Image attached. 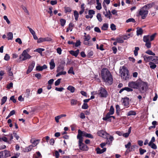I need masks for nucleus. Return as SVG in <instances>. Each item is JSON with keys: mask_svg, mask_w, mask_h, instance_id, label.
<instances>
[{"mask_svg": "<svg viewBox=\"0 0 158 158\" xmlns=\"http://www.w3.org/2000/svg\"><path fill=\"white\" fill-rule=\"evenodd\" d=\"M101 75L102 80L106 84L110 85L113 83L112 76L107 69L103 68L101 71Z\"/></svg>", "mask_w": 158, "mask_h": 158, "instance_id": "f257e3e1", "label": "nucleus"}, {"mask_svg": "<svg viewBox=\"0 0 158 158\" xmlns=\"http://www.w3.org/2000/svg\"><path fill=\"white\" fill-rule=\"evenodd\" d=\"M122 78L124 80H127L129 79L130 75L129 74L128 70L127 69L123 66L122 69L120 71Z\"/></svg>", "mask_w": 158, "mask_h": 158, "instance_id": "f03ea898", "label": "nucleus"}, {"mask_svg": "<svg viewBox=\"0 0 158 158\" xmlns=\"http://www.w3.org/2000/svg\"><path fill=\"white\" fill-rule=\"evenodd\" d=\"M83 136H85L87 138H93V136L90 134H88L84 131H82L80 130H78V134L77 136V139H83Z\"/></svg>", "mask_w": 158, "mask_h": 158, "instance_id": "7ed1b4c3", "label": "nucleus"}, {"mask_svg": "<svg viewBox=\"0 0 158 158\" xmlns=\"http://www.w3.org/2000/svg\"><path fill=\"white\" fill-rule=\"evenodd\" d=\"M31 56L27 52L26 50H24L22 54L19 56V59L21 61H24L27 59H30Z\"/></svg>", "mask_w": 158, "mask_h": 158, "instance_id": "20e7f679", "label": "nucleus"}, {"mask_svg": "<svg viewBox=\"0 0 158 158\" xmlns=\"http://www.w3.org/2000/svg\"><path fill=\"white\" fill-rule=\"evenodd\" d=\"M79 139V149L83 151H86L88 150V146L82 143L83 139Z\"/></svg>", "mask_w": 158, "mask_h": 158, "instance_id": "39448f33", "label": "nucleus"}, {"mask_svg": "<svg viewBox=\"0 0 158 158\" xmlns=\"http://www.w3.org/2000/svg\"><path fill=\"white\" fill-rule=\"evenodd\" d=\"M145 9V8L143 7L139 11V15L141 16V18L143 19H145L148 14V10Z\"/></svg>", "mask_w": 158, "mask_h": 158, "instance_id": "423d86ee", "label": "nucleus"}, {"mask_svg": "<svg viewBox=\"0 0 158 158\" xmlns=\"http://www.w3.org/2000/svg\"><path fill=\"white\" fill-rule=\"evenodd\" d=\"M138 89L141 92L143 91L145 88L147 87V84L146 83L141 81H139Z\"/></svg>", "mask_w": 158, "mask_h": 158, "instance_id": "0eeeda50", "label": "nucleus"}, {"mask_svg": "<svg viewBox=\"0 0 158 158\" xmlns=\"http://www.w3.org/2000/svg\"><path fill=\"white\" fill-rule=\"evenodd\" d=\"M139 81H132L129 82L128 84V86L131 88L138 89Z\"/></svg>", "mask_w": 158, "mask_h": 158, "instance_id": "6e6552de", "label": "nucleus"}, {"mask_svg": "<svg viewBox=\"0 0 158 158\" xmlns=\"http://www.w3.org/2000/svg\"><path fill=\"white\" fill-rule=\"evenodd\" d=\"M98 94L101 97L106 98L107 96V91L103 88L101 87L100 89L98 90Z\"/></svg>", "mask_w": 158, "mask_h": 158, "instance_id": "1a4fd4ad", "label": "nucleus"}, {"mask_svg": "<svg viewBox=\"0 0 158 158\" xmlns=\"http://www.w3.org/2000/svg\"><path fill=\"white\" fill-rule=\"evenodd\" d=\"M97 134L98 135L105 139L108 138V135H109V134L102 130L98 131Z\"/></svg>", "mask_w": 158, "mask_h": 158, "instance_id": "9d476101", "label": "nucleus"}, {"mask_svg": "<svg viewBox=\"0 0 158 158\" xmlns=\"http://www.w3.org/2000/svg\"><path fill=\"white\" fill-rule=\"evenodd\" d=\"M143 41L146 43L145 46L148 48H149L151 46V41L149 40L147 36H144L143 37Z\"/></svg>", "mask_w": 158, "mask_h": 158, "instance_id": "9b49d317", "label": "nucleus"}, {"mask_svg": "<svg viewBox=\"0 0 158 158\" xmlns=\"http://www.w3.org/2000/svg\"><path fill=\"white\" fill-rule=\"evenodd\" d=\"M153 56H149L148 55H145L143 56L144 60L146 62L150 61H153Z\"/></svg>", "mask_w": 158, "mask_h": 158, "instance_id": "f8f14e48", "label": "nucleus"}, {"mask_svg": "<svg viewBox=\"0 0 158 158\" xmlns=\"http://www.w3.org/2000/svg\"><path fill=\"white\" fill-rule=\"evenodd\" d=\"M123 103L125 106H127L129 104V98L126 97L124 98L123 101Z\"/></svg>", "mask_w": 158, "mask_h": 158, "instance_id": "ddd939ff", "label": "nucleus"}, {"mask_svg": "<svg viewBox=\"0 0 158 158\" xmlns=\"http://www.w3.org/2000/svg\"><path fill=\"white\" fill-rule=\"evenodd\" d=\"M35 65V63L33 62L29 66L28 68L27 71V74L29 73L31 71L34 67Z\"/></svg>", "mask_w": 158, "mask_h": 158, "instance_id": "4468645a", "label": "nucleus"}, {"mask_svg": "<svg viewBox=\"0 0 158 158\" xmlns=\"http://www.w3.org/2000/svg\"><path fill=\"white\" fill-rule=\"evenodd\" d=\"M109 135H108V138H106V143L109 145H110L112 143V141L114 138L113 136H110L109 138Z\"/></svg>", "mask_w": 158, "mask_h": 158, "instance_id": "2eb2a0df", "label": "nucleus"}, {"mask_svg": "<svg viewBox=\"0 0 158 158\" xmlns=\"http://www.w3.org/2000/svg\"><path fill=\"white\" fill-rule=\"evenodd\" d=\"M154 5V2H152L144 6L143 7L145 9H147L148 10L152 8Z\"/></svg>", "mask_w": 158, "mask_h": 158, "instance_id": "dca6fc26", "label": "nucleus"}, {"mask_svg": "<svg viewBox=\"0 0 158 158\" xmlns=\"http://www.w3.org/2000/svg\"><path fill=\"white\" fill-rule=\"evenodd\" d=\"M79 49H77L75 51L71 50L69 51L71 55L77 57L79 53Z\"/></svg>", "mask_w": 158, "mask_h": 158, "instance_id": "f3484780", "label": "nucleus"}, {"mask_svg": "<svg viewBox=\"0 0 158 158\" xmlns=\"http://www.w3.org/2000/svg\"><path fill=\"white\" fill-rule=\"evenodd\" d=\"M157 34L156 33H155L151 35H145V36H147L149 40L150 41H152L156 37Z\"/></svg>", "mask_w": 158, "mask_h": 158, "instance_id": "a211bd4d", "label": "nucleus"}, {"mask_svg": "<svg viewBox=\"0 0 158 158\" xmlns=\"http://www.w3.org/2000/svg\"><path fill=\"white\" fill-rule=\"evenodd\" d=\"M105 6L106 8V9H105V10L106 11V13H105V12H103V13L104 15L106 17H107V18H109V19H110V17L112 16V15L111 14V13H108V12L107 11L106 7L105 5L104 6V7Z\"/></svg>", "mask_w": 158, "mask_h": 158, "instance_id": "6ab92c4d", "label": "nucleus"}, {"mask_svg": "<svg viewBox=\"0 0 158 158\" xmlns=\"http://www.w3.org/2000/svg\"><path fill=\"white\" fill-rule=\"evenodd\" d=\"M106 148H104L102 149H101L100 148H98L96 149L97 153V154H101L106 151Z\"/></svg>", "mask_w": 158, "mask_h": 158, "instance_id": "aec40b11", "label": "nucleus"}, {"mask_svg": "<svg viewBox=\"0 0 158 158\" xmlns=\"http://www.w3.org/2000/svg\"><path fill=\"white\" fill-rule=\"evenodd\" d=\"M110 115L111 114H109V113H107L105 117H103L102 118L103 120L104 121H106L108 120V121L111 122V119H110L111 118V116Z\"/></svg>", "mask_w": 158, "mask_h": 158, "instance_id": "412c9836", "label": "nucleus"}, {"mask_svg": "<svg viewBox=\"0 0 158 158\" xmlns=\"http://www.w3.org/2000/svg\"><path fill=\"white\" fill-rule=\"evenodd\" d=\"M50 69L52 70L55 67V64L54 62V60L52 59L49 63Z\"/></svg>", "mask_w": 158, "mask_h": 158, "instance_id": "4be33fe9", "label": "nucleus"}, {"mask_svg": "<svg viewBox=\"0 0 158 158\" xmlns=\"http://www.w3.org/2000/svg\"><path fill=\"white\" fill-rule=\"evenodd\" d=\"M139 147L138 146L134 144L133 145H132L131 147V149H127V151H126V152H130L131 151H132L133 150H134V148H136L137 149Z\"/></svg>", "mask_w": 158, "mask_h": 158, "instance_id": "5701e85b", "label": "nucleus"}, {"mask_svg": "<svg viewBox=\"0 0 158 158\" xmlns=\"http://www.w3.org/2000/svg\"><path fill=\"white\" fill-rule=\"evenodd\" d=\"M131 127H130L129 128L127 132L123 134V136L126 138L127 137L129 136V134L131 132Z\"/></svg>", "mask_w": 158, "mask_h": 158, "instance_id": "b1692460", "label": "nucleus"}, {"mask_svg": "<svg viewBox=\"0 0 158 158\" xmlns=\"http://www.w3.org/2000/svg\"><path fill=\"white\" fill-rule=\"evenodd\" d=\"M74 26V25L73 23H70L69 24V27L67 29L66 32H68L69 30H70V31H72Z\"/></svg>", "mask_w": 158, "mask_h": 158, "instance_id": "393cba45", "label": "nucleus"}, {"mask_svg": "<svg viewBox=\"0 0 158 158\" xmlns=\"http://www.w3.org/2000/svg\"><path fill=\"white\" fill-rule=\"evenodd\" d=\"M64 66L61 65H59V66L57 68L56 72H58L60 71H64Z\"/></svg>", "mask_w": 158, "mask_h": 158, "instance_id": "a878e982", "label": "nucleus"}, {"mask_svg": "<svg viewBox=\"0 0 158 158\" xmlns=\"http://www.w3.org/2000/svg\"><path fill=\"white\" fill-rule=\"evenodd\" d=\"M35 145H30L28 147H27L25 149V152H28L30 151H31V149L33 148L35 146Z\"/></svg>", "mask_w": 158, "mask_h": 158, "instance_id": "bb28decb", "label": "nucleus"}, {"mask_svg": "<svg viewBox=\"0 0 158 158\" xmlns=\"http://www.w3.org/2000/svg\"><path fill=\"white\" fill-rule=\"evenodd\" d=\"M67 89L70 91L71 93L74 92L75 90V88L71 85H69L67 88Z\"/></svg>", "mask_w": 158, "mask_h": 158, "instance_id": "cd10ccee", "label": "nucleus"}, {"mask_svg": "<svg viewBox=\"0 0 158 158\" xmlns=\"http://www.w3.org/2000/svg\"><path fill=\"white\" fill-rule=\"evenodd\" d=\"M36 154H35L33 155V157L34 158H38L39 157H41V154L39 152H36Z\"/></svg>", "mask_w": 158, "mask_h": 158, "instance_id": "c85d7f7f", "label": "nucleus"}, {"mask_svg": "<svg viewBox=\"0 0 158 158\" xmlns=\"http://www.w3.org/2000/svg\"><path fill=\"white\" fill-rule=\"evenodd\" d=\"M74 16L75 19L77 21L78 20L79 14L78 12L76 11L75 10L74 11Z\"/></svg>", "mask_w": 158, "mask_h": 158, "instance_id": "c756f323", "label": "nucleus"}, {"mask_svg": "<svg viewBox=\"0 0 158 158\" xmlns=\"http://www.w3.org/2000/svg\"><path fill=\"white\" fill-rule=\"evenodd\" d=\"M95 14V11L92 10H90L88 11V15H90V18H92L93 17V15Z\"/></svg>", "mask_w": 158, "mask_h": 158, "instance_id": "7c9ffc66", "label": "nucleus"}, {"mask_svg": "<svg viewBox=\"0 0 158 158\" xmlns=\"http://www.w3.org/2000/svg\"><path fill=\"white\" fill-rule=\"evenodd\" d=\"M143 33V30L141 28H140L139 29H137L136 31L137 35H141Z\"/></svg>", "mask_w": 158, "mask_h": 158, "instance_id": "2f4dec72", "label": "nucleus"}, {"mask_svg": "<svg viewBox=\"0 0 158 158\" xmlns=\"http://www.w3.org/2000/svg\"><path fill=\"white\" fill-rule=\"evenodd\" d=\"M57 73H58L56 75V77H58L61 75H65L66 74V72L64 71H60Z\"/></svg>", "mask_w": 158, "mask_h": 158, "instance_id": "473e14b6", "label": "nucleus"}, {"mask_svg": "<svg viewBox=\"0 0 158 158\" xmlns=\"http://www.w3.org/2000/svg\"><path fill=\"white\" fill-rule=\"evenodd\" d=\"M136 114V113L135 111L133 110H131L129 111L127 113V116L131 115H135Z\"/></svg>", "mask_w": 158, "mask_h": 158, "instance_id": "72a5a7b5", "label": "nucleus"}, {"mask_svg": "<svg viewBox=\"0 0 158 158\" xmlns=\"http://www.w3.org/2000/svg\"><path fill=\"white\" fill-rule=\"evenodd\" d=\"M108 27V25L107 23H104L102 27V30H106L107 29Z\"/></svg>", "mask_w": 158, "mask_h": 158, "instance_id": "f704fd0d", "label": "nucleus"}, {"mask_svg": "<svg viewBox=\"0 0 158 158\" xmlns=\"http://www.w3.org/2000/svg\"><path fill=\"white\" fill-rule=\"evenodd\" d=\"M114 113V109L112 106H111L110 108L109 112L108 113L111 115H112Z\"/></svg>", "mask_w": 158, "mask_h": 158, "instance_id": "c9c22d12", "label": "nucleus"}, {"mask_svg": "<svg viewBox=\"0 0 158 158\" xmlns=\"http://www.w3.org/2000/svg\"><path fill=\"white\" fill-rule=\"evenodd\" d=\"M149 64L150 65V68L152 69H155L156 67V65L151 62H150Z\"/></svg>", "mask_w": 158, "mask_h": 158, "instance_id": "e433bc0d", "label": "nucleus"}, {"mask_svg": "<svg viewBox=\"0 0 158 158\" xmlns=\"http://www.w3.org/2000/svg\"><path fill=\"white\" fill-rule=\"evenodd\" d=\"M4 157H7L10 156L9 151H4Z\"/></svg>", "mask_w": 158, "mask_h": 158, "instance_id": "4c0bfd02", "label": "nucleus"}, {"mask_svg": "<svg viewBox=\"0 0 158 158\" xmlns=\"http://www.w3.org/2000/svg\"><path fill=\"white\" fill-rule=\"evenodd\" d=\"M7 38L8 40H12L13 39V34L12 32H9L7 35Z\"/></svg>", "mask_w": 158, "mask_h": 158, "instance_id": "58836bf2", "label": "nucleus"}, {"mask_svg": "<svg viewBox=\"0 0 158 158\" xmlns=\"http://www.w3.org/2000/svg\"><path fill=\"white\" fill-rule=\"evenodd\" d=\"M149 146L151 147V148L154 149H156L157 148V146L154 143H148Z\"/></svg>", "mask_w": 158, "mask_h": 158, "instance_id": "ea45409f", "label": "nucleus"}, {"mask_svg": "<svg viewBox=\"0 0 158 158\" xmlns=\"http://www.w3.org/2000/svg\"><path fill=\"white\" fill-rule=\"evenodd\" d=\"M116 40L118 43H123L124 42L123 40L121 37L116 38Z\"/></svg>", "mask_w": 158, "mask_h": 158, "instance_id": "a19ab883", "label": "nucleus"}, {"mask_svg": "<svg viewBox=\"0 0 158 158\" xmlns=\"http://www.w3.org/2000/svg\"><path fill=\"white\" fill-rule=\"evenodd\" d=\"M68 73L69 74L72 73L73 74V75L75 74L74 72L73 71V68L72 67H71L69 70L68 71Z\"/></svg>", "mask_w": 158, "mask_h": 158, "instance_id": "79ce46f5", "label": "nucleus"}, {"mask_svg": "<svg viewBox=\"0 0 158 158\" xmlns=\"http://www.w3.org/2000/svg\"><path fill=\"white\" fill-rule=\"evenodd\" d=\"M97 6H96V8L98 10H100L102 8L101 5V4L99 2H97Z\"/></svg>", "mask_w": 158, "mask_h": 158, "instance_id": "37998d69", "label": "nucleus"}, {"mask_svg": "<svg viewBox=\"0 0 158 158\" xmlns=\"http://www.w3.org/2000/svg\"><path fill=\"white\" fill-rule=\"evenodd\" d=\"M97 18L98 19V20L101 22L102 21V18L101 15L100 13H98L97 15Z\"/></svg>", "mask_w": 158, "mask_h": 158, "instance_id": "c03bdc74", "label": "nucleus"}, {"mask_svg": "<svg viewBox=\"0 0 158 158\" xmlns=\"http://www.w3.org/2000/svg\"><path fill=\"white\" fill-rule=\"evenodd\" d=\"M60 24L62 26H64L65 24L66 20L63 19H60Z\"/></svg>", "mask_w": 158, "mask_h": 158, "instance_id": "a18cd8bd", "label": "nucleus"}, {"mask_svg": "<svg viewBox=\"0 0 158 158\" xmlns=\"http://www.w3.org/2000/svg\"><path fill=\"white\" fill-rule=\"evenodd\" d=\"M77 101L75 99H72L71 100V105H74L77 104Z\"/></svg>", "mask_w": 158, "mask_h": 158, "instance_id": "49530a36", "label": "nucleus"}, {"mask_svg": "<svg viewBox=\"0 0 158 158\" xmlns=\"http://www.w3.org/2000/svg\"><path fill=\"white\" fill-rule=\"evenodd\" d=\"M7 99V97L6 96H4L3 97L2 99L1 105L3 104L6 101Z\"/></svg>", "mask_w": 158, "mask_h": 158, "instance_id": "de8ad7c7", "label": "nucleus"}, {"mask_svg": "<svg viewBox=\"0 0 158 158\" xmlns=\"http://www.w3.org/2000/svg\"><path fill=\"white\" fill-rule=\"evenodd\" d=\"M153 61L155 63H158V57L156 56H154L153 59Z\"/></svg>", "mask_w": 158, "mask_h": 158, "instance_id": "09e8293b", "label": "nucleus"}, {"mask_svg": "<svg viewBox=\"0 0 158 158\" xmlns=\"http://www.w3.org/2000/svg\"><path fill=\"white\" fill-rule=\"evenodd\" d=\"M139 48L138 47L135 48V50L134 51V54L135 56H137L138 55V51L139 50Z\"/></svg>", "mask_w": 158, "mask_h": 158, "instance_id": "8fccbe9b", "label": "nucleus"}, {"mask_svg": "<svg viewBox=\"0 0 158 158\" xmlns=\"http://www.w3.org/2000/svg\"><path fill=\"white\" fill-rule=\"evenodd\" d=\"M83 43L85 44L88 45L89 46H91L92 45V44L89 41H87L84 40V41Z\"/></svg>", "mask_w": 158, "mask_h": 158, "instance_id": "3c124183", "label": "nucleus"}, {"mask_svg": "<svg viewBox=\"0 0 158 158\" xmlns=\"http://www.w3.org/2000/svg\"><path fill=\"white\" fill-rule=\"evenodd\" d=\"M146 53L149 55H155V54L152 52V51L150 50H148L146 52Z\"/></svg>", "mask_w": 158, "mask_h": 158, "instance_id": "603ef678", "label": "nucleus"}, {"mask_svg": "<svg viewBox=\"0 0 158 158\" xmlns=\"http://www.w3.org/2000/svg\"><path fill=\"white\" fill-rule=\"evenodd\" d=\"M22 8L23 9V10H24V11L25 13H26L27 14V15H29V11H28V10L27 9V8L23 6H22Z\"/></svg>", "mask_w": 158, "mask_h": 158, "instance_id": "864d4df0", "label": "nucleus"}, {"mask_svg": "<svg viewBox=\"0 0 158 158\" xmlns=\"http://www.w3.org/2000/svg\"><path fill=\"white\" fill-rule=\"evenodd\" d=\"M84 37H85L84 40H85V41H89L91 38L90 36L89 35H85L84 36Z\"/></svg>", "mask_w": 158, "mask_h": 158, "instance_id": "5fc2aeb1", "label": "nucleus"}, {"mask_svg": "<svg viewBox=\"0 0 158 158\" xmlns=\"http://www.w3.org/2000/svg\"><path fill=\"white\" fill-rule=\"evenodd\" d=\"M44 41H45V39H44V38H39L38 39L37 42V43H41V42H43Z\"/></svg>", "mask_w": 158, "mask_h": 158, "instance_id": "6e6d98bb", "label": "nucleus"}, {"mask_svg": "<svg viewBox=\"0 0 158 158\" xmlns=\"http://www.w3.org/2000/svg\"><path fill=\"white\" fill-rule=\"evenodd\" d=\"M139 151L140 155H143L144 152H146V150L142 149L141 148H139Z\"/></svg>", "mask_w": 158, "mask_h": 158, "instance_id": "4d7b16f0", "label": "nucleus"}, {"mask_svg": "<svg viewBox=\"0 0 158 158\" xmlns=\"http://www.w3.org/2000/svg\"><path fill=\"white\" fill-rule=\"evenodd\" d=\"M61 79H59L56 81L55 83V85L56 86H57L59 85Z\"/></svg>", "mask_w": 158, "mask_h": 158, "instance_id": "13d9d810", "label": "nucleus"}, {"mask_svg": "<svg viewBox=\"0 0 158 158\" xmlns=\"http://www.w3.org/2000/svg\"><path fill=\"white\" fill-rule=\"evenodd\" d=\"M88 105L87 103H84L82 106V108L84 109H86L88 108Z\"/></svg>", "mask_w": 158, "mask_h": 158, "instance_id": "bf43d9fd", "label": "nucleus"}, {"mask_svg": "<svg viewBox=\"0 0 158 158\" xmlns=\"http://www.w3.org/2000/svg\"><path fill=\"white\" fill-rule=\"evenodd\" d=\"M110 28L111 30L113 31H114L116 29V26L113 23H112L111 24Z\"/></svg>", "mask_w": 158, "mask_h": 158, "instance_id": "052dcab7", "label": "nucleus"}, {"mask_svg": "<svg viewBox=\"0 0 158 158\" xmlns=\"http://www.w3.org/2000/svg\"><path fill=\"white\" fill-rule=\"evenodd\" d=\"M129 22H132L135 23V19L133 18H130L126 20L127 23H129Z\"/></svg>", "mask_w": 158, "mask_h": 158, "instance_id": "680f3d73", "label": "nucleus"}, {"mask_svg": "<svg viewBox=\"0 0 158 158\" xmlns=\"http://www.w3.org/2000/svg\"><path fill=\"white\" fill-rule=\"evenodd\" d=\"M124 90H126L127 92H131L133 91V89L131 88L127 87H126L124 88Z\"/></svg>", "mask_w": 158, "mask_h": 158, "instance_id": "e2e57ef3", "label": "nucleus"}, {"mask_svg": "<svg viewBox=\"0 0 158 158\" xmlns=\"http://www.w3.org/2000/svg\"><path fill=\"white\" fill-rule=\"evenodd\" d=\"M44 50V49L41 48H39L36 49V51L40 53H42V52Z\"/></svg>", "mask_w": 158, "mask_h": 158, "instance_id": "0e129e2a", "label": "nucleus"}, {"mask_svg": "<svg viewBox=\"0 0 158 158\" xmlns=\"http://www.w3.org/2000/svg\"><path fill=\"white\" fill-rule=\"evenodd\" d=\"M14 136L18 140L19 138V136L17 135V133L14 131L13 132Z\"/></svg>", "mask_w": 158, "mask_h": 158, "instance_id": "69168bd1", "label": "nucleus"}, {"mask_svg": "<svg viewBox=\"0 0 158 158\" xmlns=\"http://www.w3.org/2000/svg\"><path fill=\"white\" fill-rule=\"evenodd\" d=\"M8 74L10 76H12L13 75V73L11 71V69L10 68H9L8 69Z\"/></svg>", "mask_w": 158, "mask_h": 158, "instance_id": "338daca9", "label": "nucleus"}, {"mask_svg": "<svg viewBox=\"0 0 158 158\" xmlns=\"http://www.w3.org/2000/svg\"><path fill=\"white\" fill-rule=\"evenodd\" d=\"M75 44V46L77 47L81 45V42L80 40H77Z\"/></svg>", "mask_w": 158, "mask_h": 158, "instance_id": "774afa93", "label": "nucleus"}]
</instances>
